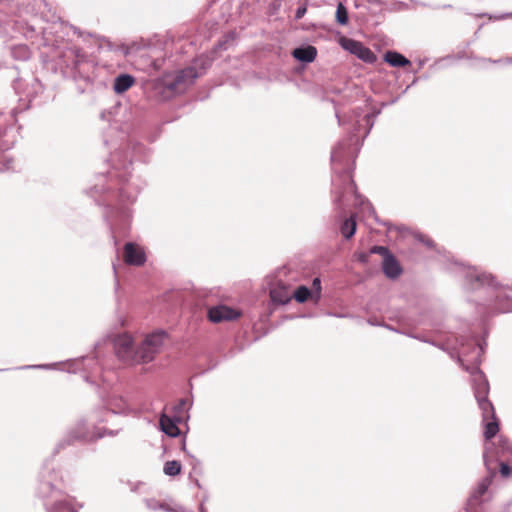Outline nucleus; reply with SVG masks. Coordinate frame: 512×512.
I'll return each instance as SVG.
<instances>
[{
    "label": "nucleus",
    "mask_w": 512,
    "mask_h": 512,
    "mask_svg": "<svg viewBox=\"0 0 512 512\" xmlns=\"http://www.w3.org/2000/svg\"><path fill=\"white\" fill-rule=\"evenodd\" d=\"M482 351V346L475 341H471L467 344L461 343L458 361L462 368L471 374L474 395L482 411V418L485 424L484 436L486 440H490L497 434L499 424L494 407L487 398L489 392L488 381L483 372L479 369L480 353Z\"/></svg>",
    "instance_id": "obj_1"
},
{
    "label": "nucleus",
    "mask_w": 512,
    "mask_h": 512,
    "mask_svg": "<svg viewBox=\"0 0 512 512\" xmlns=\"http://www.w3.org/2000/svg\"><path fill=\"white\" fill-rule=\"evenodd\" d=\"M166 333L157 331L146 336L141 345L135 349L130 335H119L114 342L116 355L128 364L152 361L164 344Z\"/></svg>",
    "instance_id": "obj_2"
},
{
    "label": "nucleus",
    "mask_w": 512,
    "mask_h": 512,
    "mask_svg": "<svg viewBox=\"0 0 512 512\" xmlns=\"http://www.w3.org/2000/svg\"><path fill=\"white\" fill-rule=\"evenodd\" d=\"M346 146L347 144L345 142H339L331 153V162L333 170L334 172L339 173L332 180L333 186L335 188V193L337 194L335 198V202L337 204H341L342 198L345 193H356L355 184L351 179V176L347 168Z\"/></svg>",
    "instance_id": "obj_3"
},
{
    "label": "nucleus",
    "mask_w": 512,
    "mask_h": 512,
    "mask_svg": "<svg viewBox=\"0 0 512 512\" xmlns=\"http://www.w3.org/2000/svg\"><path fill=\"white\" fill-rule=\"evenodd\" d=\"M56 473L49 472V475H42L39 492L42 497L51 498L46 502L47 512H77L76 508L65 498H62V491L56 488Z\"/></svg>",
    "instance_id": "obj_4"
},
{
    "label": "nucleus",
    "mask_w": 512,
    "mask_h": 512,
    "mask_svg": "<svg viewBox=\"0 0 512 512\" xmlns=\"http://www.w3.org/2000/svg\"><path fill=\"white\" fill-rule=\"evenodd\" d=\"M467 279L470 282L472 289L488 288L496 291L495 295V308L501 313L510 312L512 310V300L506 298L501 290L498 289L497 283L491 274L480 273L473 269L467 273Z\"/></svg>",
    "instance_id": "obj_5"
},
{
    "label": "nucleus",
    "mask_w": 512,
    "mask_h": 512,
    "mask_svg": "<svg viewBox=\"0 0 512 512\" xmlns=\"http://www.w3.org/2000/svg\"><path fill=\"white\" fill-rule=\"evenodd\" d=\"M199 76L200 74L196 71V68L194 66H189L178 71L173 80L170 81L167 86L175 93H182L192 85L195 79Z\"/></svg>",
    "instance_id": "obj_6"
},
{
    "label": "nucleus",
    "mask_w": 512,
    "mask_h": 512,
    "mask_svg": "<svg viewBox=\"0 0 512 512\" xmlns=\"http://www.w3.org/2000/svg\"><path fill=\"white\" fill-rule=\"evenodd\" d=\"M341 44L345 50L354 54L366 63H373L376 61V55L359 41L344 38L342 39Z\"/></svg>",
    "instance_id": "obj_7"
},
{
    "label": "nucleus",
    "mask_w": 512,
    "mask_h": 512,
    "mask_svg": "<svg viewBox=\"0 0 512 512\" xmlns=\"http://www.w3.org/2000/svg\"><path fill=\"white\" fill-rule=\"evenodd\" d=\"M240 317V312L225 305L215 306L209 309L208 318L211 322L220 323L231 321Z\"/></svg>",
    "instance_id": "obj_8"
},
{
    "label": "nucleus",
    "mask_w": 512,
    "mask_h": 512,
    "mask_svg": "<svg viewBox=\"0 0 512 512\" xmlns=\"http://www.w3.org/2000/svg\"><path fill=\"white\" fill-rule=\"evenodd\" d=\"M124 261L128 265L140 266L144 264L145 253L138 245L128 242L124 246Z\"/></svg>",
    "instance_id": "obj_9"
},
{
    "label": "nucleus",
    "mask_w": 512,
    "mask_h": 512,
    "mask_svg": "<svg viewBox=\"0 0 512 512\" xmlns=\"http://www.w3.org/2000/svg\"><path fill=\"white\" fill-rule=\"evenodd\" d=\"M271 300L276 304H287L292 298V292L282 282L275 284L270 290Z\"/></svg>",
    "instance_id": "obj_10"
},
{
    "label": "nucleus",
    "mask_w": 512,
    "mask_h": 512,
    "mask_svg": "<svg viewBox=\"0 0 512 512\" xmlns=\"http://www.w3.org/2000/svg\"><path fill=\"white\" fill-rule=\"evenodd\" d=\"M292 56L300 62L311 63L317 56V49L311 45L298 47L292 51Z\"/></svg>",
    "instance_id": "obj_11"
},
{
    "label": "nucleus",
    "mask_w": 512,
    "mask_h": 512,
    "mask_svg": "<svg viewBox=\"0 0 512 512\" xmlns=\"http://www.w3.org/2000/svg\"><path fill=\"white\" fill-rule=\"evenodd\" d=\"M106 405L108 410L114 414H125L129 412V404L122 396H111Z\"/></svg>",
    "instance_id": "obj_12"
},
{
    "label": "nucleus",
    "mask_w": 512,
    "mask_h": 512,
    "mask_svg": "<svg viewBox=\"0 0 512 512\" xmlns=\"http://www.w3.org/2000/svg\"><path fill=\"white\" fill-rule=\"evenodd\" d=\"M383 272L388 278H396L401 274V267L393 255H388L383 259Z\"/></svg>",
    "instance_id": "obj_13"
},
{
    "label": "nucleus",
    "mask_w": 512,
    "mask_h": 512,
    "mask_svg": "<svg viewBox=\"0 0 512 512\" xmlns=\"http://www.w3.org/2000/svg\"><path fill=\"white\" fill-rule=\"evenodd\" d=\"M135 79L129 74H121L114 80L113 89L115 93L122 94L133 86Z\"/></svg>",
    "instance_id": "obj_14"
},
{
    "label": "nucleus",
    "mask_w": 512,
    "mask_h": 512,
    "mask_svg": "<svg viewBox=\"0 0 512 512\" xmlns=\"http://www.w3.org/2000/svg\"><path fill=\"white\" fill-rule=\"evenodd\" d=\"M495 475V471H490L489 475L482 479V481L478 484L477 488L471 495L470 501L479 500L487 491L488 487L492 482V478Z\"/></svg>",
    "instance_id": "obj_15"
},
{
    "label": "nucleus",
    "mask_w": 512,
    "mask_h": 512,
    "mask_svg": "<svg viewBox=\"0 0 512 512\" xmlns=\"http://www.w3.org/2000/svg\"><path fill=\"white\" fill-rule=\"evenodd\" d=\"M384 60L392 67H404L410 64V61L402 54L395 51H387Z\"/></svg>",
    "instance_id": "obj_16"
},
{
    "label": "nucleus",
    "mask_w": 512,
    "mask_h": 512,
    "mask_svg": "<svg viewBox=\"0 0 512 512\" xmlns=\"http://www.w3.org/2000/svg\"><path fill=\"white\" fill-rule=\"evenodd\" d=\"M160 426L162 431L171 436L176 437L180 434L177 424L168 416L162 415L160 418Z\"/></svg>",
    "instance_id": "obj_17"
},
{
    "label": "nucleus",
    "mask_w": 512,
    "mask_h": 512,
    "mask_svg": "<svg viewBox=\"0 0 512 512\" xmlns=\"http://www.w3.org/2000/svg\"><path fill=\"white\" fill-rule=\"evenodd\" d=\"M292 297L295 298V300L299 303H304L306 302L308 299H311L315 302V296H313V293L312 291L302 285V286H299L293 293H292Z\"/></svg>",
    "instance_id": "obj_18"
},
{
    "label": "nucleus",
    "mask_w": 512,
    "mask_h": 512,
    "mask_svg": "<svg viewBox=\"0 0 512 512\" xmlns=\"http://www.w3.org/2000/svg\"><path fill=\"white\" fill-rule=\"evenodd\" d=\"M356 231V222L353 217L346 219L341 226V233L346 238H351Z\"/></svg>",
    "instance_id": "obj_19"
},
{
    "label": "nucleus",
    "mask_w": 512,
    "mask_h": 512,
    "mask_svg": "<svg viewBox=\"0 0 512 512\" xmlns=\"http://www.w3.org/2000/svg\"><path fill=\"white\" fill-rule=\"evenodd\" d=\"M163 471L168 476L178 475L181 471V464L179 461L176 460L167 461L164 464Z\"/></svg>",
    "instance_id": "obj_20"
},
{
    "label": "nucleus",
    "mask_w": 512,
    "mask_h": 512,
    "mask_svg": "<svg viewBox=\"0 0 512 512\" xmlns=\"http://www.w3.org/2000/svg\"><path fill=\"white\" fill-rule=\"evenodd\" d=\"M336 20L341 25H346L348 23V12L342 3L337 5Z\"/></svg>",
    "instance_id": "obj_21"
},
{
    "label": "nucleus",
    "mask_w": 512,
    "mask_h": 512,
    "mask_svg": "<svg viewBox=\"0 0 512 512\" xmlns=\"http://www.w3.org/2000/svg\"><path fill=\"white\" fill-rule=\"evenodd\" d=\"M14 58L26 60L30 57V51L25 45L16 46L12 49Z\"/></svg>",
    "instance_id": "obj_22"
},
{
    "label": "nucleus",
    "mask_w": 512,
    "mask_h": 512,
    "mask_svg": "<svg viewBox=\"0 0 512 512\" xmlns=\"http://www.w3.org/2000/svg\"><path fill=\"white\" fill-rule=\"evenodd\" d=\"M69 55L74 56L75 60H73L72 64L74 67H77L80 61L83 59L84 55L83 53L77 49V48H70L65 52V56L68 57Z\"/></svg>",
    "instance_id": "obj_23"
},
{
    "label": "nucleus",
    "mask_w": 512,
    "mask_h": 512,
    "mask_svg": "<svg viewBox=\"0 0 512 512\" xmlns=\"http://www.w3.org/2000/svg\"><path fill=\"white\" fill-rule=\"evenodd\" d=\"M309 289L312 291L313 296H315V303H317L321 297V281H320V279L319 278L313 279L312 287Z\"/></svg>",
    "instance_id": "obj_24"
},
{
    "label": "nucleus",
    "mask_w": 512,
    "mask_h": 512,
    "mask_svg": "<svg viewBox=\"0 0 512 512\" xmlns=\"http://www.w3.org/2000/svg\"><path fill=\"white\" fill-rule=\"evenodd\" d=\"M138 48L139 47L136 44H132L130 46H128V45H120L117 48V52L121 53L123 56H130L131 54L136 52V50Z\"/></svg>",
    "instance_id": "obj_25"
},
{
    "label": "nucleus",
    "mask_w": 512,
    "mask_h": 512,
    "mask_svg": "<svg viewBox=\"0 0 512 512\" xmlns=\"http://www.w3.org/2000/svg\"><path fill=\"white\" fill-rule=\"evenodd\" d=\"M130 165H131V163H126L125 162V163L122 164L123 173H115V174L110 173V175L118 177L121 182L126 181L127 180L126 176L129 174V166Z\"/></svg>",
    "instance_id": "obj_26"
},
{
    "label": "nucleus",
    "mask_w": 512,
    "mask_h": 512,
    "mask_svg": "<svg viewBox=\"0 0 512 512\" xmlns=\"http://www.w3.org/2000/svg\"><path fill=\"white\" fill-rule=\"evenodd\" d=\"M370 253H372V254H380L381 256H383V259L386 256L390 255L389 250L386 247H384V246H374V247L371 248Z\"/></svg>",
    "instance_id": "obj_27"
},
{
    "label": "nucleus",
    "mask_w": 512,
    "mask_h": 512,
    "mask_svg": "<svg viewBox=\"0 0 512 512\" xmlns=\"http://www.w3.org/2000/svg\"><path fill=\"white\" fill-rule=\"evenodd\" d=\"M145 503H146L147 508L150 509V510H156L158 508L164 509V505L163 504H159L155 500L148 499V500L145 501Z\"/></svg>",
    "instance_id": "obj_28"
},
{
    "label": "nucleus",
    "mask_w": 512,
    "mask_h": 512,
    "mask_svg": "<svg viewBox=\"0 0 512 512\" xmlns=\"http://www.w3.org/2000/svg\"><path fill=\"white\" fill-rule=\"evenodd\" d=\"M500 473L503 477H508L511 474V468L506 463H501Z\"/></svg>",
    "instance_id": "obj_29"
},
{
    "label": "nucleus",
    "mask_w": 512,
    "mask_h": 512,
    "mask_svg": "<svg viewBox=\"0 0 512 512\" xmlns=\"http://www.w3.org/2000/svg\"><path fill=\"white\" fill-rule=\"evenodd\" d=\"M120 195H121L122 198L125 197L130 202L135 200V196L134 195H129L127 193V188L126 187H121L120 188Z\"/></svg>",
    "instance_id": "obj_30"
},
{
    "label": "nucleus",
    "mask_w": 512,
    "mask_h": 512,
    "mask_svg": "<svg viewBox=\"0 0 512 512\" xmlns=\"http://www.w3.org/2000/svg\"><path fill=\"white\" fill-rule=\"evenodd\" d=\"M306 13V7L302 6V7H299L297 10H296V13H295V18L296 19H301Z\"/></svg>",
    "instance_id": "obj_31"
},
{
    "label": "nucleus",
    "mask_w": 512,
    "mask_h": 512,
    "mask_svg": "<svg viewBox=\"0 0 512 512\" xmlns=\"http://www.w3.org/2000/svg\"><path fill=\"white\" fill-rule=\"evenodd\" d=\"M418 240L423 242L426 246L432 247L433 241L430 239L425 238L423 235L418 236Z\"/></svg>",
    "instance_id": "obj_32"
},
{
    "label": "nucleus",
    "mask_w": 512,
    "mask_h": 512,
    "mask_svg": "<svg viewBox=\"0 0 512 512\" xmlns=\"http://www.w3.org/2000/svg\"><path fill=\"white\" fill-rule=\"evenodd\" d=\"M75 437L83 440H93L95 438L94 435H88L86 433L78 434Z\"/></svg>",
    "instance_id": "obj_33"
},
{
    "label": "nucleus",
    "mask_w": 512,
    "mask_h": 512,
    "mask_svg": "<svg viewBox=\"0 0 512 512\" xmlns=\"http://www.w3.org/2000/svg\"><path fill=\"white\" fill-rule=\"evenodd\" d=\"M369 254L368 253H360L358 255V260L362 263H366L368 261Z\"/></svg>",
    "instance_id": "obj_34"
},
{
    "label": "nucleus",
    "mask_w": 512,
    "mask_h": 512,
    "mask_svg": "<svg viewBox=\"0 0 512 512\" xmlns=\"http://www.w3.org/2000/svg\"><path fill=\"white\" fill-rule=\"evenodd\" d=\"M186 406H189L188 400L181 399L180 402H179V405H178V409L179 410L185 409Z\"/></svg>",
    "instance_id": "obj_35"
},
{
    "label": "nucleus",
    "mask_w": 512,
    "mask_h": 512,
    "mask_svg": "<svg viewBox=\"0 0 512 512\" xmlns=\"http://www.w3.org/2000/svg\"><path fill=\"white\" fill-rule=\"evenodd\" d=\"M372 115L370 114H367L365 116V121H366V124L369 125V129L373 126V119H372Z\"/></svg>",
    "instance_id": "obj_36"
},
{
    "label": "nucleus",
    "mask_w": 512,
    "mask_h": 512,
    "mask_svg": "<svg viewBox=\"0 0 512 512\" xmlns=\"http://www.w3.org/2000/svg\"><path fill=\"white\" fill-rule=\"evenodd\" d=\"M106 434L107 435H115L112 431H108V430L104 429L103 433H98L96 438H101V437L105 436Z\"/></svg>",
    "instance_id": "obj_37"
},
{
    "label": "nucleus",
    "mask_w": 512,
    "mask_h": 512,
    "mask_svg": "<svg viewBox=\"0 0 512 512\" xmlns=\"http://www.w3.org/2000/svg\"><path fill=\"white\" fill-rule=\"evenodd\" d=\"M10 162H11V160H7V161L4 163V168H3V170H11V169H13V167H12V166H10Z\"/></svg>",
    "instance_id": "obj_38"
},
{
    "label": "nucleus",
    "mask_w": 512,
    "mask_h": 512,
    "mask_svg": "<svg viewBox=\"0 0 512 512\" xmlns=\"http://www.w3.org/2000/svg\"><path fill=\"white\" fill-rule=\"evenodd\" d=\"M502 442V449L503 450H508L509 449V446H508V442L506 440H501Z\"/></svg>",
    "instance_id": "obj_39"
},
{
    "label": "nucleus",
    "mask_w": 512,
    "mask_h": 512,
    "mask_svg": "<svg viewBox=\"0 0 512 512\" xmlns=\"http://www.w3.org/2000/svg\"><path fill=\"white\" fill-rule=\"evenodd\" d=\"M344 142L347 144V146H346V151H347L348 147H349V143L348 142H351V139L345 140Z\"/></svg>",
    "instance_id": "obj_40"
},
{
    "label": "nucleus",
    "mask_w": 512,
    "mask_h": 512,
    "mask_svg": "<svg viewBox=\"0 0 512 512\" xmlns=\"http://www.w3.org/2000/svg\"><path fill=\"white\" fill-rule=\"evenodd\" d=\"M484 463H485V465L488 467V461H487V456H486V454H484Z\"/></svg>",
    "instance_id": "obj_41"
},
{
    "label": "nucleus",
    "mask_w": 512,
    "mask_h": 512,
    "mask_svg": "<svg viewBox=\"0 0 512 512\" xmlns=\"http://www.w3.org/2000/svg\"><path fill=\"white\" fill-rule=\"evenodd\" d=\"M200 512H206L203 505L200 506Z\"/></svg>",
    "instance_id": "obj_42"
},
{
    "label": "nucleus",
    "mask_w": 512,
    "mask_h": 512,
    "mask_svg": "<svg viewBox=\"0 0 512 512\" xmlns=\"http://www.w3.org/2000/svg\"><path fill=\"white\" fill-rule=\"evenodd\" d=\"M182 449L185 450V441L182 443Z\"/></svg>",
    "instance_id": "obj_43"
},
{
    "label": "nucleus",
    "mask_w": 512,
    "mask_h": 512,
    "mask_svg": "<svg viewBox=\"0 0 512 512\" xmlns=\"http://www.w3.org/2000/svg\"><path fill=\"white\" fill-rule=\"evenodd\" d=\"M505 16L495 17V19H503Z\"/></svg>",
    "instance_id": "obj_44"
}]
</instances>
